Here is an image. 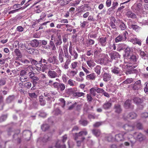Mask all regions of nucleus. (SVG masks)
Here are the masks:
<instances>
[{
	"label": "nucleus",
	"mask_w": 148,
	"mask_h": 148,
	"mask_svg": "<svg viewBox=\"0 0 148 148\" xmlns=\"http://www.w3.org/2000/svg\"><path fill=\"white\" fill-rule=\"evenodd\" d=\"M63 56H64L59 55L58 59L60 63H62L63 62Z\"/></svg>",
	"instance_id": "nucleus-58"
},
{
	"label": "nucleus",
	"mask_w": 148,
	"mask_h": 148,
	"mask_svg": "<svg viewBox=\"0 0 148 148\" xmlns=\"http://www.w3.org/2000/svg\"><path fill=\"white\" fill-rule=\"evenodd\" d=\"M69 52L71 56L74 57V59H77L78 56L77 53L75 50H72V47L70 46L69 48Z\"/></svg>",
	"instance_id": "nucleus-8"
},
{
	"label": "nucleus",
	"mask_w": 148,
	"mask_h": 148,
	"mask_svg": "<svg viewBox=\"0 0 148 148\" xmlns=\"http://www.w3.org/2000/svg\"><path fill=\"white\" fill-rule=\"evenodd\" d=\"M58 52L59 53V55L64 56L63 50L61 47H59Z\"/></svg>",
	"instance_id": "nucleus-50"
},
{
	"label": "nucleus",
	"mask_w": 148,
	"mask_h": 148,
	"mask_svg": "<svg viewBox=\"0 0 148 148\" xmlns=\"http://www.w3.org/2000/svg\"><path fill=\"white\" fill-rule=\"evenodd\" d=\"M121 70L117 67L114 66L112 68V72L115 74H118L121 72Z\"/></svg>",
	"instance_id": "nucleus-18"
},
{
	"label": "nucleus",
	"mask_w": 148,
	"mask_h": 148,
	"mask_svg": "<svg viewBox=\"0 0 148 148\" xmlns=\"http://www.w3.org/2000/svg\"><path fill=\"white\" fill-rule=\"evenodd\" d=\"M47 61L50 63H52L53 64H58L59 62L57 60V57L56 56H51L49 58Z\"/></svg>",
	"instance_id": "nucleus-3"
},
{
	"label": "nucleus",
	"mask_w": 148,
	"mask_h": 148,
	"mask_svg": "<svg viewBox=\"0 0 148 148\" xmlns=\"http://www.w3.org/2000/svg\"><path fill=\"white\" fill-rule=\"evenodd\" d=\"M125 40V38L123 37L122 36H119L117 37L115 39V41L116 42L122 41H124Z\"/></svg>",
	"instance_id": "nucleus-20"
},
{
	"label": "nucleus",
	"mask_w": 148,
	"mask_h": 148,
	"mask_svg": "<svg viewBox=\"0 0 148 148\" xmlns=\"http://www.w3.org/2000/svg\"><path fill=\"white\" fill-rule=\"evenodd\" d=\"M65 88V85L63 83H59L58 85V90H64Z\"/></svg>",
	"instance_id": "nucleus-26"
},
{
	"label": "nucleus",
	"mask_w": 148,
	"mask_h": 148,
	"mask_svg": "<svg viewBox=\"0 0 148 148\" xmlns=\"http://www.w3.org/2000/svg\"><path fill=\"white\" fill-rule=\"evenodd\" d=\"M134 137L140 141H141L143 139V136L142 134L140 133H136L134 134Z\"/></svg>",
	"instance_id": "nucleus-13"
},
{
	"label": "nucleus",
	"mask_w": 148,
	"mask_h": 148,
	"mask_svg": "<svg viewBox=\"0 0 148 148\" xmlns=\"http://www.w3.org/2000/svg\"><path fill=\"white\" fill-rule=\"evenodd\" d=\"M6 142L5 143L0 140V148H5V145Z\"/></svg>",
	"instance_id": "nucleus-39"
},
{
	"label": "nucleus",
	"mask_w": 148,
	"mask_h": 148,
	"mask_svg": "<svg viewBox=\"0 0 148 148\" xmlns=\"http://www.w3.org/2000/svg\"><path fill=\"white\" fill-rule=\"evenodd\" d=\"M133 81V80L132 78H128L124 81L123 82V83L124 84H130Z\"/></svg>",
	"instance_id": "nucleus-37"
},
{
	"label": "nucleus",
	"mask_w": 148,
	"mask_h": 148,
	"mask_svg": "<svg viewBox=\"0 0 148 148\" xmlns=\"http://www.w3.org/2000/svg\"><path fill=\"white\" fill-rule=\"evenodd\" d=\"M126 15L129 18H135L136 17V15L130 10L127 11Z\"/></svg>",
	"instance_id": "nucleus-11"
},
{
	"label": "nucleus",
	"mask_w": 148,
	"mask_h": 148,
	"mask_svg": "<svg viewBox=\"0 0 148 148\" xmlns=\"http://www.w3.org/2000/svg\"><path fill=\"white\" fill-rule=\"evenodd\" d=\"M129 41L132 42L134 45L138 44L139 46H141V40L136 37H131L129 39Z\"/></svg>",
	"instance_id": "nucleus-4"
},
{
	"label": "nucleus",
	"mask_w": 148,
	"mask_h": 148,
	"mask_svg": "<svg viewBox=\"0 0 148 148\" xmlns=\"http://www.w3.org/2000/svg\"><path fill=\"white\" fill-rule=\"evenodd\" d=\"M113 139V136L112 135H110L107 138V140L108 141H111Z\"/></svg>",
	"instance_id": "nucleus-61"
},
{
	"label": "nucleus",
	"mask_w": 148,
	"mask_h": 148,
	"mask_svg": "<svg viewBox=\"0 0 148 148\" xmlns=\"http://www.w3.org/2000/svg\"><path fill=\"white\" fill-rule=\"evenodd\" d=\"M130 101L129 100H126L124 106L126 108H128L130 107Z\"/></svg>",
	"instance_id": "nucleus-31"
},
{
	"label": "nucleus",
	"mask_w": 148,
	"mask_h": 148,
	"mask_svg": "<svg viewBox=\"0 0 148 148\" xmlns=\"http://www.w3.org/2000/svg\"><path fill=\"white\" fill-rule=\"evenodd\" d=\"M82 69L86 74H89L90 73V71H88L86 68L85 67L82 65Z\"/></svg>",
	"instance_id": "nucleus-47"
},
{
	"label": "nucleus",
	"mask_w": 148,
	"mask_h": 148,
	"mask_svg": "<svg viewBox=\"0 0 148 148\" xmlns=\"http://www.w3.org/2000/svg\"><path fill=\"white\" fill-rule=\"evenodd\" d=\"M54 40L56 46L61 45L62 42V37L61 36H58V35L55 38Z\"/></svg>",
	"instance_id": "nucleus-7"
},
{
	"label": "nucleus",
	"mask_w": 148,
	"mask_h": 148,
	"mask_svg": "<svg viewBox=\"0 0 148 148\" xmlns=\"http://www.w3.org/2000/svg\"><path fill=\"white\" fill-rule=\"evenodd\" d=\"M28 72H29V78L32 79L33 77L34 76V73H32V72L29 71V70L28 71Z\"/></svg>",
	"instance_id": "nucleus-59"
},
{
	"label": "nucleus",
	"mask_w": 148,
	"mask_h": 148,
	"mask_svg": "<svg viewBox=\"0 0 148 148\" xmlns=\"http://www.w3.org/2000/svg\"><path fill=\"white\" fill-rule=\"evenodd\" d=\"M29 96L32 98H36L37 97V95L34 92L29 93Z\"/></svg>",
	"instance_id": "nucleus-45"
},
{
	"label": "nucleus",
	"mask_w": 148,
	"mask_h": 148,
	"mask_svg": "<svg viewBox=\"0 0 148 148\" xmlns=\"http://www.w3.org/2000/svg\"><path fill=\"white\" fill-rule=\"evenodd\" d=\"M129 27L130 28L132 29L135 31H136L138 29L139 27L136 25H130L129 26Z\"/></svg>",
	"instance_id": "nucleus-35"
},
{
	"label": "nucleus",
	"mask_w": 148,
	"mask_h": 148,
	"mask_svg": "<svg viewBox=\"0 0 148 148\" xmlns=\"http://www.w3.org/2000/svg\"><path fill=\"white\" fill-rule=\"evenodd\" d=\"M104 91V90L102 88H97L95 89V91L98 93L103 92Z\"/></svg>",
	"instance_id": "nucleus-56"
},
{
	"label": "nucleus",
	"mask_w": 148,
	"mask_h": 148,
	"mask_svg": "<svg viewBox=\"0 0 148 148\" xmlns=\"http://www.w3.org/2000/svg\"><path fill=\"white\" fill-rule=\"evenodd\" d=\"M120 27L121 30H124L126 28L125 25L123 23H121L120 25Z\"/></svg>",
	"instance_id": "nucleus-48"
},
{
	"label": "nucleus",
	"mask_w": 148,
	"mask_h": 148,
	"mask_svg": "<svg viewBox=\"0 0 148 148\" xmlns=\"http://www.w3.org/2000/svg\"><path fill=\"white\" fill-rule=\"evenodd\" d=\"M71 62V60L68 59L65 62L64 66V67L65 69H68L69 68L68 65Z\"/></svg>",
	"instance_id": "nucleus-32"
},
{
	"label": "nucleus",
	"mask_w": 148,
	"mask_h": 148,
	"mask_svg": "<svg viewBox=\"0 0 148 148\" xmlns=\"http://www.w3.org/2000/svg\"><path fill=\"white\" fill-rule=\"evenodd\" d=\"M106 37L102 38L100 39L99 42L102 46H104L106 45Z\"/></svg>",
	"instance_id": "nucleus-21"
},
{
	"label": "nucleus",
	"mask_w": 148,
	"mask_h": 148,
	"mask_svg": "<svg viewBox=\"0 0 148 148\" xmlns=\"http://www.w3.org/2000/svg\"><path fill=\"white\" fill-rule=\"evenodd\" d=\"M84 93L83 92H77L74 93L73 95L75 96H77L78 97H80L82 96H83L84 95Z\"/></svg>",
	"instance_id": "nucleus-38"
},
{
	"label": "nucleus",
	"mask_w": 148,
	"mask_h": 148,
	"mask_svg": "<svg viewBox=\"0 0 148 148\" xmlns=\"http://www.w3.org/2000/svg\"><path fill=\"white\" fill-rule=\"evenodd\" d=\"M112 106L111 103L109 102H106L103 105V108L105 110L108 109Z\"/></svg>",
	"instance_id": "nucleus-17"
},
{
	"label": "nucleus",
	"mask_w": 148,
	"mask_h": 148,
	"mask_svg": "<svg viewBox=\"0 0 148 148\" xmlns=\"http://www.w3.org/2000/svg\"><path fill=\"white\" fill-rule=\"evenodd\" d=\"M46 14L45 13L42 12L40 16V19H43L46 16Z\"/></svg>",
	"instance_id": "nucleus-64"
},
{
	"label": "nucleus",
	"mask_w": 148,
	"mask_h": 148,
	"mask_svg": "<svg viewBox=\"0 0 148 148\" xmlns=\"http://www.w3.org/2000/svg\"><path fill=\"white\" fill-rule=\"evenodd\" d=\"M108 57L107 55H105L103 58L101 59L100 63L101 64L106 65L108 62Z\"/></svg>",
	"instance_id": "nucleus-6"
},
{
	"label": "nucleus",
	"mask_w": 148,
	"mask_h": 148,
	"mask_svg": "<svg viewBox=\"0 0 148 148\" xmlns=\"http://www.w3.org/2000/svg\"><path fill=\"white\" fill-rule=\"evenodd\" d=\"M34 63L36 64V66L37 68L35 69V68L34 70L36 69V70H42V64L41 63V62L37 63V62L35 61H34Z\"/></svg>",
	"instance_id": "nucleus-14"
},
{
	"label": "nucleus",
	"mask_w": 148,
	"mask_h": 148,
	"mask_svg": "<svg viewBox=\"0 0 148 148\" xmlns=\"http://www.w3.org/2000/svg\"><path fill=\"white\" fill-rule=\"evenodd\" d=\"M95 89L94 88H91L90 90V93L92 95L95 96Z\"/></svg>",
	"instance_id": "nucleus-63"
},
{
	"label": "nucleus",
	"mask_w": 148,
	"mask_h": 148,
	"mask_svg": "<svg viewBox=\"0 0 148 148\" xmlns=\"http://www.w3.org/2000/svg\"><path fill=\"white\" fill-rule=\"evenodd\" d=\"M39 44V42L37 40H34L31 41V45L33 47H36Z\"/></svg>",
	"instance_id": "nucleus-22"
},
{
	"label": "nucleus",
	"mask_w": 148,
	"mask_h": 148,
	"mask_svg": "<svg viewBox=\"0 0 148 148\" xmlns=\"http://www.w3.org/2000/svg\"><path fill=\"white\" fill-rule=\"evenodd\" d=\"M7 117L6 115H4L1 117L0 118V122H2L5 120Z\"/></svg>",
	"instance_id": "nucleus-53"
},
{
	"label": "nucleus",
	"mask_w": 148,
	"mask_h": 148,
	"mask_svg": "<svg viewBox=\"0 0 148 148\" xmlns=\"http://www.w3.org/2000/svg\"><path fill=\"white\" fill-rule=\"evenodd\" d=\"M20 80L22 82H25L27 81V78L26 77H24L23 76H21L20 77Z\"/></svg>",
	"instance_id": "nucleus-52"
},
{
	"label": "nucleus",
	"mask_w": 148,
	"mask_h": 148,
	"mask_svg": "<svg viewBox=\"0 0 148 148\" xmlns=\"http://www.w3.org/2000/svg\"><path fill=\"white\" fill-rule=\"evenodd\" d=\"M134 127V126H130L126 124L123 126V127L126 130L131 131L133 129V127Z\"/></svg>",
	"instance_id": "nucleus-25"
},
{
	"label": "nucleus",
	"mask_w": 148,
	"mask_h": 148,
	"mask_svg": "<svg viewBox=\"0 0 148 148\" xmlns=\"http://www.w3.org/2000/svg\"><path fill=\"white\" fill-rule=\"evenodd\" d=\"M110 78V76L109 74L107 73H105L103 75V80L105 82H107L109 81Z\"/></svg>",
	"instance_id": "nucleus-24"
},
{
	"label": "nucleus",
	"mask_w": 148,
	"mask_h": 148,
	"mask_svg": "<svg viewBox=\"0 0 148 148\" xmlns=\"http://www.w3.org/2000/svg\"><path fill=\"white\" fill-rule=\"evenodd\" d=\"M93 134L96 136H99L100 134V132L99 130H93L92 131Z\"/></svg>",
	"instance_id": "nucleus-29"
},
{
	"label": "nucleus",
	"mask_w": 148,
	"mask_h": 148,
	"mask_svg": "<svg viewBox=\"0 0 148 148\" xmlns=\"http://www.w3.org/2000/svg\"><path fill=\"white\" fill-rule=\"evenodd\" d=\"M30 70L32 72H34V68L31 66H28L25 69V70H22L21 71L20 73V75L23 76L26 74L27 73L26 71Z\"/></svg>",
	"instance_id": "nucleus-5"
},
{
	"label": "nucleus",
	"mask_w": 148,
	"mask_h": 148,
	"mask_svg": "<svg viewBox=\"0 0 148 148\" xmlns=\"http://www.w3.org/2000/svg\"><path fill=\"white\" fill-rule=\"evenodd\" d=\"M14 98V96H9L6 99L7 102L8 103H10L12 101H13Z\"/></svg>",
	"instance_id": "nucleus-36"
},
{
	"label": "nucleus",
	"mask_w": 148,
	"mask_h": 148,
	"mask_svg": "<svg viewBox=\"0 0 148 148\" xmlns=\"http://www.w3.org/2000/svg\"><path fill=\"white\" fill-rule=\"evenodd\" d=\"M62 79L64 82L66 83L67 82L68 77L65 74H63L62 76Z\"/></svg>",
	"instance_id": "nucleus-41"
},
{
	"label": "nucleus",
	"mask_w": 148,
	"mask_h": 148,
	"mask_svg": "<svg viewBox=\"0 0 148 148\" xmlns=\"http://www.w3.org/2000/svg\"><path fill=\"white\" fill-rule=\"evenodd\" d=\"M80 123L83 125L85 126L87 124V122L85 120H81L80 121Z\"/></svg>",
	"instance_id": "nucleus-60"
},
{
	"label": "nucleus",
	"mask_w": 148,
	"mask_h": 148,
	"mask_svg": "<svg viewBox=\"0 0 148 148\" xmlns=\"http://www.w3.org/2000/svg\"><path fill=\"white\" fill-rule=\"evenodd\" d=\"M23 135L27 134L29 135H31L32 134L31 132L29 130H25L23 132Z\"/></svg>",
	"instance_id": "nucleus-57"
},
{
	"label": "nucleus",
	"mask_w": 148,
	"mask_h": 148,
	"mask_svg": "<svg viewBox=\"0 0 148 148\" xmlns=\"http://www.w3.org/2000/svg\"><path fill=\"white\" fill-rule=\"evenodd\" d=\"M49 126L48 125H43L41 126V129L44 131H46L48 129Z\"/></svg>",
	"instance_id": "nucleus-40"
},
{
	"label": "nucleus",
	"mask_w": 148,
	"mask_h": 148,
	"mask_svg": "<svg viewBox=\"0 0 148 148\" xmlns=\"http://www.w3.org/2000/svg\"><path fill=\"white\" fill-rule=\"evenodd\" d=\"M87 132L86 131H82L79 132V133H76L75 136V139L76 140H77V139H81L83 140L84 138H83V136L84 135H86L87 134Z\"/></svg>",
	"instance_id": "nucleus-2"
},
{
	"label": "nucleus",
	"mask_w": 148,
	"mask_h": 148,
	"mask_svg": "<svg viewBox=\"0 0 148 148\" xmlns=\"http://www.w3.org/2000/svg\"><path fill=\"white\" fill-rule=\"evenodd\" d=\"M101 67L100 66H97L94 68L95 71L98 75L100 73Z\"/></svg>",
	"instance_id": "nucleus-30"
},
{
	"label": "nucleus",
	"mask_w": 148,
	"mask_h": 148,
	"mask_svg": "<svg viewBox=\"0 0 148 148\" xmlns=\"http://www.w3.org/2000/svg\"><path fill=\"white\" fill-rule=\"evenodd\" d=\"M71 0H64L62 2V5H66L70 3Z\"/></svg>",
	"instance_id": "nucleus-49"
},
{
	"label": "nucleus",
	"mask_w": 148,
	"mask_h": 148,
	"mask_svg": "<svg viewBox=\"0 0 148 148\" xmlns=\"http://www.w3.org/2000/svg\"><path fill=\"white\" fill-rule=\"evenodd\" d=\"M128 117L130 119H134L137 116L136 114L134 112H132L130 113L128 115Z\"/></svg>",
	"instance_id": "nucleus-33"
},
{
	"label": "nucleus",
	"mask_w": 148,
	"mask_h": 148,
	"mask_svg": "<svg viewBox=\"0 0 148 148\" xmlns=\"http://www.w3.org/2000/svg\"><path fill=\"white\" fill-rule=\"evenodd\" d=\"M77 71L76 70H69L67 71V75L70 77H73L77 73Z\"/></svg>",
	"instance_id": "nucleus-12"
},
{
	"label": "nucleus",
	"mask_w": 148,
	"mask_h": 148,
	"mask_svg": "<svg viewBox=\"0 0 148 148\" xmlns=\"http://www.w3.org/2000/svg\"><path fill=\"white\" fill-rule=\"evenodd\" d=\"M115 112L118 113H120L121 111V110L119 105L117 104L115 106Z\"/></svg>",
	"instance_id": "nucleus-27"
},
{
	"label": "nucleus",
	"mask_w": 148,
	"mask_h": 148,
	"mask_svg": "<svg viewBox=\"0 0 148 148\" xmlns=\"http://www.w3.org/2000/svg\"><path fill=\"white\" fill-rule=\"evenodd\" d=\"M63 50L65 56L66 57H68V52L67 47H63Z\"/></svg>",
	"instance_id": "nucleus-43"
},
{
	"label": "nucleus",
	"mask_w": 148,
	"mask_h": 148,
	"mask_svg": "<svg viewBox=\"0 0 148 148\" xmlns=\"http://www.w3.org/2000/svg\"><path fill=\"white\" fill-rule=\"evenodd\" d=\"M111 0H107L106 3V5L107 7L110 6L111 4Z\"/></svg>",
	"instance_id": "nucleus-55"
},
{
	"label": "nucleus",
	"mask_w": 148,
	"mask_h": 148,
	"mask_svg": "<svg viewBox=\"0 0 148 148\" xmlns=\"http://www.w3.org/2000/svg\"><path fill=\"white\" fill-rule=\"evenodd\" d=\"M86 63L88 66L90 67H92L95 65V63L93 61L92 59H90V60L86 61Z\"/></svg>",
	"instance_id": "nucleus-16"
},
{
	"label": "nucleus",
	"mask_w": 148,
	"mask_h": 148,
	"mask_svg": "<svg viewBox=\"0 0 148 148\" xmlns=\"http://www.w3.org/2000/svg\"><path fill=\"white\" fill-rule=\"evenodd\" d=\"M79 63L77 62H72L71 65V68L73 69H76L78 67Z\"/></svg>",
	"instance_id": "nucleus-19"
},
{
	"label": "nucleus",
	"mask_w": 148,
	"mask_h": 148,
	"mask_svg": "<svg viewBox=\"0 0 148 148\" xmlns=\"http://www.w3.org/2000/svg\"><path fill=\"white\" fill-rule=\"evenodd\" d=\"M131 48L129 47H127L125 50V55L127 56H129L130 53Z\"/></svg>",
	"instance_id": "nucleus-34"
},
{
	"label": "nucleus",
	"mask_w": 148,
	"mask_h": 148,
	"mask_svg": "<svg viewBox=\"0 0 148 148\" xmlns=\"http://www.w3.org/2000/svg\"><path fill=\"white\" fill-rule=\"evenodd\" d=\"M25 85L27 88H29L32 86V84L30 82H27L25 83Z\"/></svg>",
	"instance_id": "nucleus-54"
},
{
	"label": "nucleus",
	"mask_w": 148,
	"mask_h": 148,
	"mask_svg": "<svg viewBox=\"0 0 148 148\" xmlns=\"http://www.w3.org/2000/svg\"><path fill=\"white\" fill-rule=\"evenodd\" d=\"M43 98V96H40L39 97V101L40 105L42 106H44L45 104V101Z\"/></svg>",
	"instance_id": "nucleus-28"
},
{
	"label": "nucleus",
	"mask_w": 148,
	"mask_h": 148,
	"mask_svg": "<svg viewBox=\"0 0 148 148\" xmlns=\"http://www.w3.org/2000/svg\"><path fill=\"white\" fill-rule=\"evenodd\" d=\"M134 102L136 104L138 105L142 102V100L138 97H135L133 99Z\"/></svg>",
	"instance_id": "nucleus-23"
},
{
	"label": "nucleus",
	"mask_w": 148,
	"mask_h": 148,
	"mask_svg": "<svg viewBox=\"0 0 148 148\" xmlns=\"http://www.w3.org/2000/svg\"><path fill=\"white\" fill-rule=\"evenodd\" d=\"M17 30L19 32H22L23 31V28L21 26H19L17 28Z\"/></svg>",
	"instance_id": "nucleus-62"
},
{
	"label": "nucleus",
	"mask_w": 148,
	"mask_h": 148,
	"mask_svg": "<svg viewBox=\"0 0 148 148\" xmlns=\"http://www.w3.org/2000/svg\"><path fill=\"white\" fill-rule=\"evenodd\" d=\"M100 52L97 50H96L94 53V55L95 57L96 58H97L99 56Z\"/></svg>",
	"instance_id": "nucleus-44"
},
{
	"label": "nucleus",
	"mask_w": 148,
	"mask_h": 148,
	"mask_svg": "<svg viewBox=\"0 0 148 148\" xmlns=\"http://www.w3.org/2000/svg\"><path fill=\"white\" fill-rule=\"evenodd\" d=\"M109 55L112 60L115 59L116 58L120 57L118 53L116 51L111 52L109 53Z\"/></svg>",
	"instance_id": "nucleus-10"
},
{
	"label": "nucleus",
	"mask_w": 148,
	"mask_h": 148,
	"mask_svg": "<svg viewBox=\"0 0 148 148\" xmlns=\"http://www.w3.org/2000/svg\"><path fill=\"white\" fill-rule=\"evenodd\" d=\"M96 78V76L94 73H92L90 74L87 75L86 78L88 80H94Z\"/></svg>",
	"instance_id": "nucleus-15"
},
{
	"label": "nucleus",
	"mask_w": 148,
	"mask_h": 148,
	"mask_svg": "<svg viewBox=\"0 0 148 148\" xmlns=\"http://www.w3.org/2000/svg\"><path fill=\"white\" fill-rule=\"evenodd\" d=\"M32 79L33 80V85H34V86H35L34 83H36L35 82V81H38L39 80L38 78L37 77L34 76L33 77Z\"/></svg>",
	"instance_id": "nucleus-51"
},
{
	"label": "nucleus",
	"mask_w": 148,
	"mask_h": 148,
	"mask_svg": "<svg viewBox=\"0 0 148 148\" xmlns=\"http://www.w3.org/2000/svg\"><path fill=\"white\" fill-rule=\"evenodd\" d=\"M128 134V133L122 132L115 136V139L117 141L123 140Z\"/></svg>",
	"instance_id": "nucleus-1"
},
{
	"label": "nucleus",
	"mask_w": 148,
	"mask_h": 148,
	"mask_svg": "<svg viewBox=\"0 0 148 148\" xmlns=\"http://www.w3.org/2000/svg\"><path fill=\"white\" fill-rule=\"evenodd\" d=\"M3 98L2 97H0V110H2L3 108Z\"/></svg>",
	"instance_id": "nucleus-42"
},
{
	"label": "nucleus",
	"mask_w": 148,
	"mask_h": 148,
	"mask_svg": "<svg viewBox=\"0 0 148 148\" xmlns=\"http://www.w3.org/2000/svg\"><path fill=\"white\" fill-rule=\"evenodd\" d=\"M75 81L71 79H69L68 81V84L70 86H73L74 85Z\"/></svg>",
	"instance_id": "nucleus-46"
},
{
	"label": "nucleus",
	"mask_w": 148,
	"mask_h": 148,
	"mask_svg": "<svg viewBox=\"0 0 148 148\" xmlns=\"http://www.w3.org/2000/svg\"><path fill=\"white\" fill-rule=\"evenodd\" d=\"M47 74L51 78H55L58 77L57 73L54 71H49L48 72Z\"/></svg>",
	"instance_id": "nucleus-9"
}]
</instances>
